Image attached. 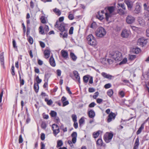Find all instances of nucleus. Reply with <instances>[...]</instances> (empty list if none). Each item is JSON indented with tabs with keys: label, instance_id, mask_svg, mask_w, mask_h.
I'll return each mask as SVG.
<instances>
[{
	"label": "nucleus",
	"instance_id": "obj_1",
	"mask_svg": "<svg viewBox=\"0 0 149 149\" xmlns=\"http://www.w3.org/2000/svg\"><path fill=\"white\" fill-rule=\"evenodd\" d=\"M106 13H105L106 19L107 21H108L109 17H111L112 13L114 10V7L113 6H109L105 8Z\"/></svg>",
	"mask_w": 149,
	"mask_h": 149
},
{
	"label": "nucleus",
	"instance_id": "obj_2",
	"mask_svg": "<svg viewBox=\"0 0 149 149\" xmlns=\"http://www.w3.org/2000/svg\"><path fill=\"white\" fill-rule=\"evenodd\" d=\"M106 33V31L102 27H99L95 31L96 36L98 37L102 38L104 36Z\"/></svg>",
	"mask_w": 149,
	"mask_h": 149
},
{
	"label": "nucleus",
	"instance_id": "obj_3",
	"mask_svg": "<svg viewBox=\"0 0 149 149\" xmlns=\"http://www.w3.org/2000/svg\"><path fill=\"white\" fill-rule=\"evenodd\" d=\"M87 39L88 41V44L90 45L95 46L97 45V41L92 34L89 35L87 37Z\"/></svg>",
	"mask_w": 149,
	"mask_h": 149
},
{
	"label": "nucleus",
	"instance_id": "obj_4",
	"mask_svg": "<svg viewBox=\"0 0 149 149\" xmlns=\"http://www.w3.org/2000/svg\"><path fill=\"white\" fill-rule=\"evenodd\" d=\"M57 26H56V24H55V28H57L61 31V32L60 33V36L61 37V35L63 34V32L67 29L66 28V24L64 23H61L57 24Z\"/></svg>",
	"mask_w": 149,
	"mask_h": 149
},
{
	"label": "nucleus",
	"instance_id": "obj_5",
	"mask_svg": "<svg viewBox=\"0 0 149 149\" xmlns=\"http://www.w3.org/2000/svg\"><path fill=\"white\" fill-rule=\"evenodd\" d=\"M112 57L116 61H120L122 59V54L119 52H116L112 55Z\"/></svg>",
	"mask_w": 149,
	"mask_h": 149
},
{
	"label": "nucleus",
	"instance_id": "obj_6",
	"mask_svg": "<svg viewBox=\"0 0 149 149\" xmlns=\"http://www.w3.org/2000/svg\"><path fill=\"white\" fill-rule=\"evenodd\" d=\"M52 128L53 131V134L56 136L60 132L59 127L57 125L54 124L52 125Z\"/></svg>",
	"mask_w": 149,
	"mask_h": 149
},
{
	"label": "nucleus",
	"instance_id": "obj_7",
	"mask_svg": "<svg viewBox=\"0 0 149 149\" xmlns=\"http://www.w3.org/2000/svg\"><path fill=\"white\" fill-rule=\"evenodd\" d=\"M147 42V40L144 38H141L138 40L137 45L142 47L146 45Z\"/></svg>",
	"mask_w": 149,
	"mask_h": 149
},
{
	"label": "nucleus",
	"instance_id": "obj_8",
	"mask_svg": "<svg viewBox=\"0 0 149 149\" xmlns=\"http://www.w3.org/2000/svg\"><path fill=\"white\" fill-rule=\"evenodd\" d=\"M130 31L126 29H124L122 32L121 36L123 38H127L130 34Z\"/></svg>",
	"mask_w": 149,
	"mask_h": 149
},
{
	"label": "nucleus",
	"instance_id": "obj_9",
	"mask_svg": "<svg viewBox=\"0 0 149 149\" xmlns=\"http://www.w3.org/2000/svg\"><path fill=\"white\" fill-rule=\"evenodd\" d=\"M135 18L131 15H128L126 18V21L128 24H131L135 21Z\"/></svg>",
	"mask_w": 149,
	"mask_h": 149
},
{
	"label": "nucleus",
	"instance_id": "obj_10",
	"mask_svg": "<svg viewBox=\"0 0 149 149\" xmlns=\"http://www.w3.org/2000/svg\"><path fill=\"white\" fill-rule=\"evenodd\" d=\"M116 115L114 113L111 112L108 116L107 122L110 123L115 119Z\"/></svg>",
	"mask_w": 149,
	"mask_h": 149
},
{
	"label": "nucleus",
	"instance_id": "obj_11",
	"mask_svg": "<svg viewBox=\"0 0 149 149\" xmlns=\"http://www.w3.org/2000/svg\"><path fill=\"white\" fill-rule=\"evenodd\" d=\"M113 134L112 133H109L107 136H104V140L106 143L110 142L113 138Z\"/></svg>",
	"mask_w": 149,
	"mask_h": 149
},
{
	"label": "nucleus",
	"instance_id": "obj_12",
	"mask_svg": "<svg viewBox=\"0 0 149 149\" xmlns=\"http://www.w3.org/2000/svg\"><path fill=\"white\" fill-rule=\"evenodd\" d=\"M124 2L127 6L129 10H131L132 8L133 3L130 0H125Z\"/></svg>",
	"mask_w": 149,
	"mask_h": 149
},
{
	"label": "nucleus",
	"instance_id": "obj_13",
	"mask_svg": "<svg viewBox=\"0 0 149 149\" xmlns=\"http://www.w3.org/2000/svg\"><path fill=\"white\" fill-rule=\"evenodd\" d=\"M141 8L140 6V3H136L135 9L134 10L135 13H138L141 12Z\"/></svg>",
	"mask_w": 149,
	"mask_h": 149
},
{
	"label": "nucleus",
	"instance_id": "obj_14",
	"mask_svg": "<svg viewBox=\"0 0 149 149\" xmlns=\"http://www.w3.org/2000/svg\"><path fill=\"white\" fill-rule=\"evenodd\" d=\"M101 75L104 77L110 80L113 78L114 77V76L109 74H107V73L104 72H102L101 73Z\"/></svg>",
	"mask_w": 149,
	"mask_h": 149
},
{
	"label": "nucleus",
	"instance_id": "obj_15",
	"mask_svg": "<svg viewBox=\"0 0 149 149\" xmlns=\"http://www.w3.org/2000/svg\"><path fill=\"white\" fill-rule=\"evenodd\" d=\"M61 53L63 58L66 59L68 57V53L67 51L62 50L61 52Z\"/></svg>",
	"mask_w": 149,
	"mask_h": 149
},
{
	"label": "nucleus",
	"instance_id": "obj_16",
	"mask_svg": "<svg viewBox=\"0 0 149 149\" xmlns=\"http://www.w3.org/2000/svg\"><path fill=\"white\" fill-rule=\"evenodd\" d=\"M49 62L50 65L52 66L53 67H55L56 66V63L54 59L53 56H51L49 59Z\"/></svg>",
	"mask_w": 149,
	"mask_h": 149
},
{
	"label": "nucleus",
	"instance_id": "obj_17",
	"mask_svg": "<svg viewBox=\"0 0 149 149\" xmlns=\"http://www.w3.org/2000/svg\"><path fill=\"white\" fill-rule=\"evenodd\" d=\"M89 117L91 118H93L95 116V113L93 110H91L88 111Z\"/></svg>",
	"mask_w": 149,
	"mask_h": 149
},
{
	"label": "nucleus",
	"instance_id": "obj_18",
	"mask_svg": "<svg viewBox=\"0 0 149 149\" xmlns=\"http://www.w3.org/2000/svg\"><path fill=\"white\" fill-rule=\"evenodd\" d=\"M50 51L49 50L46 49L44 51V55L45 57L46 58H48L50 56Z\"/></svg>",
	"mask_w": 149,
	"mask_h": 149
},
{
	"label": "nucleus",
	"instance_id": "obj_19",
	"mask_svg": "<svg viewBox=\"0 0 149 149\" xmlns=\"http://www.w3.org/2000/svg\"><path fill=\"white\" fill-rule=\"evenodd\" d=\"M139 145V139L138 137H137L134 143L133 149H137L138 148Z\"/></svg>",
	"mask_w": 149,
	"mask_h": 149
},
{
	"label": "nucleus",
	"instance_id": "obj_20",
	"mask_svg": "<svg viewBox=\"0 0 149 149\" xmlns=\"http://www.w3.org/2000/svg\"><path fill=\"white\" fill-rule=\"evenodd\" d=\"M144 123H143L142 124H141V127H139V129L136 132L137 134H139L141 133L142 130L144 129Z\"/></svg>",
	"mask_w": 149,
	"mask_h": 149
},
{
	"label": "nucleus",
	"instance_id": "obj_21",
	"mask_svg": "<svg viewBox=\"0 0 149 149\" xmlns=\"http://www.w3.org/2000/svg\"><path fill=\"white\" fill-rule=\"evenodd\" d=\"M53 11L54 12L55 14L59 16L61 14V11L58 9L55 8L53 9Z\"/></svg>",
	"mask_w": 149,
	"mask_h": 149
},
{
	"label": "nucleus",
	"instance_id": "obj_22",
	"mask_svg": "<svg viewBox=\"0 0 149 149\" xmlns=\"http://www.w3.org/2000/svg\"><path fill=\"white\" fill-rule=\"evenodd\" d=\"M34 89L36 93L38 92L39 89V85L35 82H34Z\"/></svg>",
	"mask_w": 149,
	"mask_h": 149
},
{
	"label": "nucleus",
	"instance_id": "obj_23",
	"mask_svg": "<svg viewBox=\"0 0 149 149\" xmlns=\"http://www.w3.org/2000/svg\"><path fill=\"white\" fill-rule=\"evenodd\" d=\"M96 17L99 20H101L104 18V16L102 14H100V12L97 13V14L96 15Z\"/></svg>",
	"mask_w": 149,
	"mask_h": 149
},
{
	"label": "nucleus",
	"instance_id": "obj_24",
	"mask_svg": "<svg viewBox=\"0 0 149 149\" xmlns=\"http://www.w3.org/2000/svg\"><path fill=\"white\" fill-rule=\"evenodd\" d=\"M0 60L1 62V64L2 65L4 64V56L3 53L2 52L0 54Z\"/></svg>",
	"mask_w": 149,
	"mask_h": 149
},
{
	"label": "nucleus",
	"instance_id": "obj_25",
	"mask_svg": "<svg viewBox=\"0 0 149 149\" xmlns=\"http://www.w3.org/2000/svg\"><path fill=\"white\" fill-rule=\"evenodd\" d=\"M64 19V17H59V21H56V26H57V24H59L61 23H63L62 22V21H63Z\"/></svg>",
	"mask_w": 149,
	"mask_h": 149
},
{
	"label": "nucleus",
	"instance_id": "obj_26",
	"mask_svg": "<svg viewBox=\"0 0 149 149\" xmlns=\"http://www.w3.org/2000/svg\"><path fill=\"white\" fill-rule=\"evenodd\" d=\"M70 56L73 61H75L77 58V56L73 52L70 53Z\"/></svg>",
	"mask_w": 149,
	"mask_h": 149
},
{
	"label": "nucleus",
	"instance_id": "obj_27",
	"mask_svg": "<svg viewBox=\"0 0 149 149\" xmlns=\"http://www.w3.org/2000/svg\"><path fill=\"white\" fill-rule=\"evenodd\" d=\"M118 93L119 96L122 98L124 97L125 94V92L122 90L120 91H119Z\"/></svg>",
	"mask_w": 149,
	"mask_h": 149
},
{
	"label": "nucleus",
	"instance_id": "obj_28",
	"mask_svg": "<svg viewBox=\"0 0 149 149\" xmlns=\"http://www.w3.org/2000/svg\"><path fill=\"white\" fill-rule=\"evenodd\" d=\"M45 101L47 103V104L48 105H50L53 103V102L52 100H48L47 98H45Z\"/></svg>",
	"mask_w": 149,
	"mask_h": 149
},
{
	"label": "nucleus",
	"instance_id": "obj_29",
	"mask_svg": "<svg viewBox=\"0 0 149 149\" xmlns=\"http://www.w3.org/2000/svg\"><path fill=\"white\" fill-rule=\"evenodd\" d=\"M39 33L43 35L45 34L44 30L43 29V27L42 26H40L39 29Z\"/></svg>",
	"mask_w": 149,
	"mask_h": 149
},
{
	"label": "nucleus",
	"instance_id": "obj_30",
	"mask_svg": "<svg viewBox=\"0 0 149 149\" xmlns=\"http://www.w3.org/2000/svg\"><path fill=\"white\" fill-rule=\"evenodd\" d=\"M118 13L120 15H123L126 13V12H125L123 9H118Z\"/></svg>",
	"mask_w": 149,
	"mask_h": 149
},
{
	"label": "nucleus",
	"instance_id": "obj_31",
	"mask_svg": "<svg viewBox=\"0 0 149 149\" xmlns=\"http://www.w3.org/2000/svg\"><path fill=\"white\" fill-rule=\"evenodd\" d=\"M100 131H98L96 132H94L93 134V136L95 138H97L100 134Z\"/></svg>",
	"mask_w": 149,
	"mask_h": 149
},
{
	"label": "nucleus",
	"instance_id": "obj_32",
	"mask_svg": "<svg viewBox=\"0 0 149 149\" xmlns=\"http://www.w3.org/2000/svg\"><path fill=\"white\" fill-rule=\"evenodd\" d=\"M73 74L76 79H77L78 78H80V76L77 71L76 70L74 71L73 72Z\"/></svg>",
	"mask_w": 149,
	"mask_h": 149
},
{
	"label": "nucleus",
	"instance_id": "obj_33",
	"mask_svg": "<svg viewBox=\"0 0 149 149\" xmlns=\"http://www.w3.org/2000/svg\"><path fill=\"white\" fill-rule=\"evenodd\" d=\"M102 141L101 139H98L96 142L97 144L99 146H102Z\"/></svg>",
	"mask_w": 149,
	"mask_h": 149
},
{
	"label": "nucleus",
	"instance_id": "obj_34",
	"mask_svg": "<svg viewBox=\"0 0 149 149\" xmlns=\"http://www.w3.org/2000/svg\"><path fill=\"white\" fill-rule=\"evenodd\" d=\"M61 37H62L63 38H67L68 36L67 29L63 32V34L61 35Z\"/></svg>",
	"mask_w": 149,
	"mask_h": 149
},
{
	"label": "nucleus",
	"instance_id": "obj_35",
	"mask_svg": "<svg viewBox=\"0 0 149 149\" xmlns=\"http://www.w3.org/2000/svg\"><path fill=\"white\" fill-rule=\"evenodd\" d=\"M113 94V91L112 89H110L108 90L107 92L108 95L110 97H111Z\"/></svg>",
	"mask_w": 149,
	"mask_h": 149
},
{
	"label": "nucleus",
	"instance_id": "obj_36",
	"mask_svg": "<svg viewBox=\"0 0 149 149\" xmlns=\"http://www.w3.org/2000/svg\"><path fill=\"white\" fill-rule=\"evenodd\" d=\"M50 115L51 117H55L56 116L57 113L54 111H51L50 113Z\"/></svg>",
	"mask_w": 149,
	"mask_h": 149
},
{
	"label": "nucleus",
	"instance_id": "obj_37",
	"mask_svg": "<svg viewBox=\"0 0 149 149\" xmlns=\"http://www.w3.org/2000/svg\"><path fill=\"white\" fill-rule=\"evenodd\" d=\"M71 12H70L69 13L68 18L69 19L72 20L74 19V18L73 15L71 14Z\"/></svg>",
	"mask_w": 149,
	"mask_h": 149
},
{
	"label": "nucleus",
	"instance_id": "obj_38",
	"mask_svg": "<svg viewBox=\"0 0 149 149\" xmlns=\"http://www.w3.org/2000/svg\"><path fill=\"white\" fill-rule=\"evenodd\" d=\"M63 145V143L62 141L61 140H58L57 141V147H59L61 146H62Z\"/></svg>",
	"mask_w": 149,
	"mask_h": 149
},
{
	"label": "nucleus",
	"instance_id": "obj_39",
	"mask_svg": "<svg viewBox=\"0 0 149 149\" xmlns=\"http://www.w3.org/2000/svg\"><path fill=\"white\" fill-rule=\"evenodd\" d=\"M36 84H38V85L42 82V79L39 78V77L38 76L36 77Z\"/></svg>",
	"mask_w": 149,
	"mask_h": 149
},
{
	"label": "nucleus",
	"instance_id": "obj_40",
	"mask_svg": "<svg viewBox=\"0 0 149 149\" xmlns=\"http://www.w3.org/2000/svg\"><path fill=\"white\" fill-rule=\"evenodd\" d=\"M40 20L41 22L43 24H45L46 23V20L45 19V17L44 16H42L41 17Z\"/></svg>",
	"mask_w": 149,
	"mask_h": 149
},
{
	"label": "nucleus",
	"instance_id": "obj_41",
	"mask_svg": "<svg viewBox=\"0 0 149 149\" xmlns=\"http://www.w3.org/2000/svg\"><path fill=\"white\" fill-rule=\"evenodd\" d=\"M135 55H130L129 56V59L130 61L134 60L136 58Z\"/></svg>",
	"mask_w": 149,
	"mask_h": 149
},
{
	"label": "nucleus",
	"instance_id": "obj_42",
	"mask_svg": "<svg viewBox=\"0 0 149 149\" xmlns=\"http://www.w3.org/2000/svg\"><path fill=\"white\" fill-rule=\"evenodd\" d=\"M127 61V58H124L123 60L119 63L120 65L125 64Z\"/></svg>",
	"mask_w": 149,
	"mask_h": 149
},
{
	"label": "nucleus",
	"instance_id": "obj_43",
	"mask_svg": "<svg viewBox=\"0 0 149 149\" xmlns=\"http://www.w3.org/2000/svg\"><path fill=\"white\" fill-rule=\"evenodd\" d=\"M72 118L74 122L77 121V116L75 114H72Z\"/></svg>",
	"mask_w": 149,
	"mask_h": 149
},
{
	"label": "nucleus",
	"instance_id": "obj_44",
	"mask_svg": "<svg viewBox=\"0 0 149 149\" xmlns=\"http://www.w3.org/2000/svg\"><path fill=\"white\" fill-rule=\"evenodd\" d=\"M85 120H84V117H81L79 120V123L80 125H81L83 124Z\"/></svg>",
	"mask_w": 149,
	"mask_h": 149
},
{
	"label": "nucleus",
	"instance_id": "obj_45",
	"mask_svg": "<svg viewBox=\"0 0 149 149\" xmlns=\"http://www.w3.org/2000/svg\"><path fill=\"white\" fill-rule=\"evenodd\" d=\"M44 30L45 32V33L46 34L49 30L48 26L46 25H45L44 28Z\"/></svg>",
	"mask_w": 149,
	"mask_h": 149
},
{
	"label": "nucleus",
	"instance_id": "obj_46",
	"mask_svg": "<svg viewBox=\"0 0 149 149\" xmlns=\"http://www.w3.org/2000/svg\"><path fill=\"white\" fill-rule=\"evenodd\" d=\"M88 77L86 75L83 77V81L85 83H87L88 81Z\"/></svg>",
	"mask_w": 149,
	"mask_h": 149
},
{
	"label": "nucleus",
	"instance_id": "obj_47",
	"mask_svg": "<svg viewBox=\"0 0 149 149\" xmlns=\"http://www.w3.org/2000/svg\"><path fill=\"white\" fill-rule=\"evenodd\" d=\"M28 41L31 44H32L33 43V38L31 36H29L28 38Z\"/></svg>",
	"mask_w": 149,
	"mask_h": 149
},
{
	"label": "nucleus",
	"instance_id": "obj_48",
	"mask_svg": "<svg viewBox=\"0 0 149 149\" xmlns=\"http://www.w3.org/2000/svg\"><path fill=\"white\" fill-rule=\"evenodd\" d=\"M111 85L110 83H108L106 84L104 86L105 89H108L111 88Z\"/></svg>",
	"mask_w": 149,
	"mask_h": 149
},
{
	"label": "nucleus",
	"instance_id": "obj_49",
	"mask_svg": "<svg viewBox=\"0 0 149 149\" xmlns=\"http://www.w3.org/2000/svg\"><path fill=\"white\" fill-rule=\"evenodd\" d=\"M13 47L15 48H17V46L16 45V42L15 41V40L13 39Z\"/></svg>",
	"mask_w": 149,
	"mask_h": 149
},
{
	"label": "nucleus",
	"instance_id": "obj_50",
	"mask_svg": "<svg viewBox=\"0 0 149 149\" xmlns=\"http://www.w3.org/2000/svg\"><path fill=\"white\" fill-rule=\"evenodd\" d=\"M41 127L42 128L45 129L47 127L46 123L45 122H42L41 124Z\"/></svg>",
	"mask_w": 149,
	"mask_h": 149
},
{
	"label": "nucleus",
	"instance_id": "obj_51",
	"mask_svg": "<svg viewBox=\"0 0 149 149\" xmlns=\"http://www.w3.org/2000/svg\"><path fill=\"white\" fill-rule=\"evenodd\" d=\"M23 141V139L22 138V135H20L19 136V143H22Z\"/></svg>",
	"mask_w": 149,
	"mask_h": 149
},
{
	"label": "nucleus",
	"instance_id": "obj_52",
	"mask_svg": "<svg viewBox=\"0 0 149 149\" xmlns=\"http://www.w3.org/2000/svg\"><path fill=\"white\" fill-rule=\"evenodd\" d=\"M144 9L148 11H149V6H148L146 3H145L143 5Z\"/></svg>",
	"mask_w": 149,
	"mask_h": 149
},
{
	"label": "nucleus",
	"instance_id": "obj_53",
	"mask_svg": "<svg viewBox=\"0 0 149 149\" xmlns=\"http://www.w3.org/2000/svg\"><path fill=\"white\" fill-rule=\"evenodd\" d=\"M3 89H2L1 93L0 94V104H1V103L2 102V99L3 95Z\"/></svg>",
	"mask_w": 149,
	"mask_h": 149
},
{
	"label": "nucleus",
	"instance_id": "obj_54",
	"mask_svg": "<svg viewBox=\"0 0 149 149\" xmlns=\"http://www.w3.org/2000/svg\"><path fill=\"white\" fill-rule=\"evenodd\" d=\"M71 136L72 137V138H77V133L76 132H73L71 134Z\"/></svg>",
	"mask_w": 149,
	"mask_h": 149
},
{
	"label": "nucleus",
	"instance_id": "obj_55",
	"mask_svg": "<svg viewBox=\"0 0 149 149\" xmlns=\"http://www.w3.org/2000/svg\"><path fill=\"white\" fill-rule=\"evenodd\" d=\"M40 138L43 141L45 138V134L43 133H42L41 135Z\"/></svg>",
	"mask_w": 149,
	"mask_h": 149
},
{
	"label": "nucleus",
	"instance_id": "obj_56",
	"mask_svg": "<svg viewBox=\"0 0 149 149\" xmlns=\"http://www.w3.org/2000/svg\"><path fill=\"white\" fill-rule=\"evenodd\" d=\"M19 78L20 85H23L24 84V80L23 79H21V77L20 76L19 77Z\"/></svg>",
	"mask_w": 149,
	"mask_h": 149
},
{
	"label": "nucleus",
	"instance_id": "obj_57",
	"mask_svg": "<svg viewBox=\"0 0 149 149\" xmlns=\"http://www.w3.org/2000/svg\"><path fill=\"white\" fill-rule=\"evenodd\" d=\"M73 27L72 26L70 28L69 31V33L70 34H72L73 33Z\"/></svg>",
	"mask_w": 149,
	"mask_h": 149
},
{
	"label": "nucleus",
	"instance_id": "obj_58",
	"mask_svg": "<svg viewBox=\"0 0 149 149\" xmlns=\"http://www.w3.org/2000/svg\"><path fill=\"white\" fill-rule=\"evenodd\" d=\"M118 5L121 7L124 10H125L126 9L125 7L124 3H119Z\"/></svg>",
	"mask_w": 149,
	"mask_h": 149
},
{
	"label": "nucleus",
	"instance_id": "obj_59",
	"mask_svg": "<svg viewBox=\"0 0 149 149\" xmlns=\"http://www.w3.org/2000/svg\"><path fill=\"white\" fill-rule=\"evenodd\" d=\"M96 105V104L94 102H92L89 104V107L91 108H92L94 107Z\"/></svg>",
	"mask_w": 149,
	"mask_h": 149
},
{
	"label": "nucleus",
	"instance_id": "obj_60",
	"mask_svg": "<svg viewBox=\"0 0 149 149\" xmlns=\"http://www.w3.org/2000/svg\"><path fill=\"white\" fill-rule=\"evenodd\" d=\"M66 89L69 94H72V93L70 90V88L66 86Z\"/></svg>",
	"mask_w": 149,
	"mask_h": 149
},
{
	"label": "nucleus",
	"instance_id": "obj_61",
	"mask_svg": "<svg viewBox=\"0 0 149 149\" xmlns=\"http://www.w3.org/2000/svg\"><path fill=\"white\" fill-rule=\"evenodd\" d=\"M96 26V23L95 22H93L91 24L90 26V27L91 28L94 29Z\"/></svg>",
	"mask_w": 149,
	"mask_h": 149
},
{
	"label": "nucleus",
	"instance_id": "obj_62",
	"mask_svg": "<svg viewBox=\"0 0 149 149\" xmlns=\"http://www.w3.org/2000/svg\"><path fill=\"white\" fill-rule=\"evenodd\" d=\"M63 102V107H65V106H66V105H68L69 104V102L68 101H65Z\"/></svg>",
	"mask_w": 149,
	"mask_h": 149
},
{
	"label": "nucleus",
	"instance_id": "obj_63",
	"mask_svg": "<svg viewBox=\"0 0 149 149\" xmlns=\"http://www.w3.org/2000/svg\"><path fill=\"white\" fill-rule=\"evenodd\" d=\"M141 51V49L139 48H136L135 50V53L136 54L139 53Z\"/></svg>",
	"mask_w": 149,
	"mask_h": 149
},
{
	"label": "nucleus",
	"instance_id": "obj_64",
	"mask_svg": "<svg viewBox=\"0 0 149 149\" xmlns=\"http://www.w3.org/2000/svg\"><path fill=\"white\" fill-rule=\"evenodd\" d=\"M102 99L100 98H98L97 100V103L100 104H101L102 102Z\"/></svg>",
	"mask_w": 149,
	"mask_h": 149
}]
</instances>
